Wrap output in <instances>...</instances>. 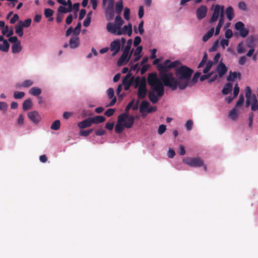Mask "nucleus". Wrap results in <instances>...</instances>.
<instances>
[{"label":"nucleus","instance_id":"nucleus-59","mask_svg":"<svg viewBox=\"0 0 258 258\" xmlns=\"http://www.w3.org/2000/svg\"><path fill=\"white\" fill-rule=\"evenodd\" d=\"M141 38L140 36H136L135 37V39H134V45L135 46V47H138L139 46L138 45L140 44V43H141Z\"/></svg>","mask_w":258,"mask_h":258},{"label":"nucleus","instance_id":"nucleus-64","mask_svg":"<svg viewBox=\"0 0 258 258\" xmlns=\"http://www.w3.org/2000/svg\"><path fill=\"white\" fill-rule=\"evenodd\" d=\"M9 38V41L13 44H16L17 42H18L19 41H20V40H19L18 39V38L17 36H12V37L11 36Z\"/></svg>","mask_w":258,"mask_h":258},{"label":"nucleus","instance_id":"nucleus-31","mask_svg":"<svg viewBox=\"0 0 258 258\" xmlns=\"http://www.w3.org/2000/svg\"><path fill=\"white\" fill-rule=\"evenodd\" d=\"M237 107H234L229 113V117L233 120L237 119Z\"/></svg>","mask_w":258,"mask_h":258},{"label":"nucleus","instance_id":"nucleus-40","mask_svg":"<svg viewBox=\"0 0 258 258\" xmlns=\"http://www.w3.org/2000/svg\"><path fill=\"white\" fill-rule=\"evenodd\" d=\"M213 65V62L211 60H209L206 63V66L203 70V73L207 74L211 69Z\"/></svg>","mask_w":258,"mask_h":258},{"label":"nucleus","instance_id":"nucleus-63","mask_svg":"<svg viewBox=\"0 0 258 258\" xmlns=\"http://www.w3.org/2000/svg\"><path fill=\"white\" fill-rule=\"evenodd\" d=\"M144 14V7L143 6H141L139 7V12H138V16L140 19H142Z\"/></svg>","mask_w":258,"mask_h":258},{"label":"nucleus","instance_id":"nucleus-29","mask_svg":"<svg viewBox=\"0 0 258 258\" xmlns=\"http://www.w3.org/2000/svg\"><path fill=\"white\" fill-rule=\"evenodd\" d=\"M9 48L10 44L7 40H4L3 44H0V50L4 52H7L9 50Z\"/></svg>","mask_w":258,"mask_h":258},{"label":"nucleus","instance_id":"nucleus-21","mask_svg":"<svg viewBox=\"0 0 258 258\" xmlns=\"http://www.w3.org/2000/svg\"><path fill=\"white\" fill-rule=\"evenodd\" d=\"M149 105L150 103L148 101H143L140 106V112L142 114L147 112Z\"/></svg>","mask_w":258,"mask_h":258},{"label":"nucleus","instance_id":"nucleus-39","mask_svg":"<svg viewBox=\"0 0 258 258\" xmlns=\"http://www.w3.org/2000/svg\"><path fill=\"white\" fill-rule=\"evenodd\" d=\"M114 23L116 24L117 25H120V26H122L123 25V23H124V21L122 19L121 16H120V15H118L117 16H116L115 18V21H114Z\"/></svg>","mask_w":258,"mask_h":258},{"label":"nucleus","instance_id":"nucleus-37","mask_svg":"<svg viewBox=\"0 0 258 258\" xmlns=\"http://www.w3.org/2000/svg\"><path fill=\"white\" fill-rule=\"evenodd\" d=\"M81 28V23L78 22L77 26L75 27L74 31H73V35L77 36L80 34V30Z\"/></svg>","mask_w":258,"mask_h":258},{"label":"nucleus","instance_id":"nucleus-22","mask_svg":"<svg viewBox=\"0 0 258 258\" xmlns=\"http://www.w3.org/2000/svg\"><path fill=\"white\" fill-rule=\"evenodd\" d=\"M93 123L98 124L103 122L106 118L105 117L102 115H97L96 116L91 117Z\"/></svg>","mask_w":258,"mask_h":258},{"label":"nucleus","instance_id":"nucleus-19","mask_svg":"<svg viewBox=\"0 0 258 258\" xmlns=\"http://www.w3.org/2000/svg\"><path fill=\"white\" fill-rule=\"evenodd\" d=\"M22 47L21 45V41H19L16 44H13L12 46V50L13 53H18L21 51Z\"/></svg>","mask_w":258,"mask_h":258},{"label":"nucleus","instance_id":"nucleus-41","mask_svg":"<svg viewBox=\"0 0 258 258\" xmlns=\"http://www.w3.org/2000/svg\"><path fill=\"white\" fill-rule=\"evenodd\" d=\"M44 14L45 17L48 18L52 16L54 14V11L50 9L47 8L44 10Z\"/></svg>","mask_w":258,"mask_h":258},{"label":"nucleus","instance_id":"nucleus-27","mask_svg":"<svg viewBox=\"0 0 258 258\" xmlns=\"http://www.w3.org/2000/svg\"><path fill=\"white\" fill-rule=\"evenodd\" d=\"M214 32V28L213 27L211 28L203 37V41L204 42H206L208 40L209 38H210L213 35Z\"/></svg>","mask_w":258,"mask_h":258},{"label":"nucleus","instance_id":"nucleus-34","mask_svg":"<svg viewBox=\"0 0 258 258\" xmlns=\"http://www.w3.org/2000/svg\"><path fill=\"white\" fill-rule=\"evenodd\" d=\"M31 22V19L29 18L25 20L24 22H23L22 21H19L18 23L20 24L23 27L27 28L30 26Z\"/></svg>","mask_w":258,"mask_h":258},{"label":"nucleus","instance_id":"nucleus-8","mask_svg":"<svg viewBox=\"0 0 258 258\" xmlns=\"http://www.w3.org/2000/svg\"><path fill=\"white\" fill-rule=\"evenodd\" d=\"M121 27L122 26L117 25L114 23L109 22L107 24L106 29L110 33L116 35H122V32L121 31Z\"/></svg>","mask_w":258,"mask_h":258},{"label":"nucleus","instance_id":"nucleus-23","mask_svg":"<svg viewBox=\"0 0 258 258\" xmlns=\"http://www.w3.org/2000/svg\"><path fill=\"white\" fill-rule=\"evenodd\" d=\"M123 3L122 1H120L115 3V12L118 15H120L123 10Z\"/></svg>","mask_w":258,"mask_h":258},{"label":"nucleus","instance_id":"nucleus-28","mask_svg":"<svg viewBox=\"0 0 258 258\" xmlns=\"http://www.w3.org/2000/svg\"><path fill=\"white\" fill-rule=\"evenodd\" d=\"M134 103H135V99H133L126 105V107L125 108V110H124L125 112L122 113V114H126V116L124 117V118L127 119V118H128V117L130 116V115H129V114H128V111H129L130 109L131 108H132L133 105L134 104Z\"/></svg>","mask_w":258,"mask_h":258},{"label":"nucleus","instance_id":"nucleus-3","mask_svg":"<svg viewBox=\"0 0 258 258\" xmlns=\"http://www.w3.org/2000/svg\"><path fill=\"white\" fill-rule=\"evenodd\" d=\"M125 114H121L117 117V122L115 126V132L117 134H120L122 132L124 127L130 128L132 127L134 123L135 117L130 115L128 118H125Z\"/></svg>","mask_w":258,"mask_h":258},{"label":"nucleus","instance_id":"nucleus-42","mask_svg":"<svg viewBox=\"0 0 258 258\" xmlns=\"http://www.w3.org/2000/svg\"><path fill=\"white\" fill-rule=\"evenodd\" d=\"M25 96L23 92L15 91L14 93V97L16 99H21Z\"/></svg>","mask_w":258,"mask_h":258},{"label":"nucleus","instance_id":"nucleus-1","mask_svg":"<svg viewBox=\"0 0 258 258\" xmlns=\"http://www.w3.org/2000/svg\"><path fill=\"white\" fill-rule=\"evenodd\" d=\"M151 87L148 92L149 100L154 104L156 103L164 94V88L163 82H148Z\"/></svg>","mask_w":258,"mask_h":258},{"label":"nucleus","instance_id":"nucleus-13","mask_svg":"<svg viewBox=\"0 0 258 258\" xmlns=\"http://www.w3.org/2000/svg\"><path fill=\"white\" fill-rule=\"evenodd\" d=\"M28 116L35 123H38L41 119L38 112L36 111L29 112L28 113Z\"/></svg>","mask_w":258,"mask_h":258},{"label":"nucleus","instance_id":"nucleus-32","mask_svg":"<svg viewBox=\"0 0 258 258\" xmlns=\"http://www.w3.org/2000/svg\"><path fill=\"white\" fill-rule=\"evenodd\" d=\"M255 39L253 36H249L246 40V45L248 47L253 48L255 46Z\"/></svg>","mask_w":258,"mask_h":258},{"label":"nucleus","instance_id":"nucleus-47","mask_svg":"<svg viewBox=\"0 0 258 258\" xmlns=\"http://www.w3.org/2000/svg\"><path fill=\"white\" fill-rule=\"evenodd\" d=\"M138 31L140 35H143L144 32V21L142 20L138 25Z\"/></svg>","mask_w":258,"mask_h":258},{"label":"nucleus","instance_id":"nucleus-62","mask_svg":"<svg viewBox=\"0 0 258 258\" xmlns=\"http://www.w3.org/2000/svg\"><path fill=\"white\" fill-rule=\"evenodd\" d=\"M8 104L5 102H0V110L6 111L8 109Z\"/></svg>","mask_w":258,"mask_h":258},{"label":"nucleus","instance_id":"nucleus-2","mask_svg":"<svg viewBox=\"0 0 258 258\" xmlns=\"http://www.w3.org/2000/svg\"><path fill=\"white\" fill-rule=\"evenodd\" d=\"M157 69L159 72V76L161 78L160 81H177L173 77V74L168 72L169 70H170L168 66L160 63L157 66ZM147 81H160V80L157 78L156 73H151L149 74Z\"/></svg>","mask_w":258,"mask_h":258},{"label":"nucleus","instance_id":"nucleus-33","mask_svg":"<svg viewBox=\"0 0 258 258\" xmlns=\"http://www.w3.org/2000/svg\"><path fill=\"white\" fill-rule=\"evenodd\" d=\"M29 93L34 96H39L41 93V90L36 87H32L30 89Z\"/></svg>","mask_w":258,"mask_h":258},{"label":"nucleus","instance_id":"nucleus-10","mask_svg":"<svg viewBox=\"0 0 258 258\" xmlns=\"http://www.w3.org/2000/svg\"><path fill=\"white\" fill-rule=\"evenodd\" d=\"M120 46V40L118 39H115L111 42L110 49L113 52L112 56L115 55L119 51Z\"/></svg>","mask_w":258,"mask_h":258},{"label":"nucleus","instance_id":"nucleus-11","mask_svg":"<svg viewBox=\"0 0 258 258\" xmlns=\"http://www.w3.org/2000/svg\"><path fill=\"white\" fill-rule=\"evenodd\" d=\"M208 8L205 5H202L196 10V16L198 20H202L207 16Z\"/></svg>","mask_w":258,"mask_h":258},{"label":"nucleus","instance_id":"nucleus-56","mask_svg":"<svg viewBox=\"0 0 258 258\" xmlns=\"http://www.w3.org/2000/svg\"><path fill=\"white\" fill-rule=\"evenodd\" d=\"M233 35L232 31L230 29H227L225 31V36L227 39H230L231 38Z\"/></svg>","mask_w":258,"mask_h":258},{"label":"nucleus","instance_id":"nucleus-16","mask_svg":"<svg viewBox=\"0 0 258 258\" xmlns=\"http://www.w3.org/2000/svg\"><path fill=\"white\" fill-rule=\"evenodd\" d=\"M217 72L220 78H221L227 71L228 68L224 63L221 62L217 68Z\"/></svg>","mask_w":258,"mask_h":258},{"label":"nucleus","instance_id":"nucleus-26","mask_svg":"<svg viewBox=\"0 0 258 258\" xmlns=\"http://www.w3.org/2000/svg\"><path fill=\"white\" fill-rule=\"evenodd\" d=\"M33 105L31 99L25 100L23 103V109L25 111L30 109Z\"/></svg>","mask_w":258,"mask_h":258},{"label":"nucleus","instance_id":"nucleus-36","mask_svg":"<svg viewBox=\"0 0 258 258\" xmlns=\"http://www.w3.org/2000/svg\"><path fill=\"white\" fill-rule=\"evenodd\" d=\"M60 126V122L59 120H55L50 126V128L53 130L57 131Z\"/></svg>","mask_w":258,"mask_h":258},{"label":"nucleus","instance_id":"nucleus-57","mask_svg":"<svg viewBox=\"0 0 258 258\" xmlns=\"http://www.w3.org/2000/svg\"><path fill=\"white\" fill-rule=\"evenodd\" d=\"M201 76V73L199 71L196 72L193 75L192 79L190 81H198Z\"/></svg>","mask_w":258,"mask_h":258},{"label":"nucleus","instance_id":"nucleus-61","mask_svg":"<svg viewBox=\"0 0 258 258\" xmlns=\"http://www.w3.org/2000/svg\"><path fill=\"white\" fill-rule=\"evenodd\" d=\"M107 95L108 96V98L109 99H111V98H113L114 95V90L112 88H109L107 90Z\"/></svg>","mask_w":258,"mask_h":258},{"label":"nucleus","instance_id":"nucleus-44","mask_svg":"<svg viewBox=\"0 0 258 258\" xmlns=\"http://www.w3.org/2000/svg\"><path fill=\"white\" fill-rule=\"evenodd\" d=\"M237 51L239 54H242L245 52V49L242 42L239 43L237 45Z\"/></svg>","mask_w":258,"mask_h":258},{"label":"nucleus","instance_id":"nucleus-60","mask_svg":"<svg viewBox=\"0 0 258 258\" xmlns=\"http://www.w3.org/2000/svg\"><path fill=\"white\" fill-rule=\"evenodd\" d=\"M95 135L97 136H101L106 134V131L102 129L99 128L95 131Z\"/></svg>","mask_w":258,"mask_h":258},{"label":"nucleus","instance_id":"nucleus-24","mask_svg":"<svg viewBox=\"0 0 258 258\" xmlns=\"http://www.w3.org/2000/svg\"><path fill=\"white\" fill-rule=\"evenodd\" d=\"M226 14L227 16V19L229 21L232 20L234 18V11L233 8L231 7H228L226 10Z\"/></svg>","mask_w":258,"mask_h":258},{"label":"nucleus","instance_id":"nucleus-4","mask_svg":"<svg viewBox=\"0 0 258 258\" xmlns=\"http://www.w3.org/2000/svg\"><path fill=\"white\" fill-rule=\"evenodd\" d=\"M194 71L187 66L181 64L175 69L177 81H190Z\"/></svg>","mask_w":258,"mask_h":258},{"label":"nucleus","instance_id":"nucleus-20","mask_svg":"<svg viewBox=\"0 0 258 258\" xmlns=\"http://www.w3.org/2000/svg\"><path fill=\"white\" fill-rule=\"evenodd\" d=\"M233 84L230 82H228L224 86L222 92L224 95L228 94L232 90Z\"/></svg>","mask_w":258,"mask_h":258},{"label":"nucleus","instance_id":"nucleus-50","mask_svg":"<svg viewBox=\"0 0 258 258\" xmlns=\"http://www.w3.org/2000/svg\"><path fill=\"white\" fill-rule=\"evenodd\" d=\"M251 91L249 87H246L245 89V97L246 98L251 99H252Z\"/></svg>","mask_w":258,"mask_h":258},{"label":"nucleus","instance_id":"nucleus-52","mask_svg":"<svg viewBox=\"0 0 258 258\" xmlns=\"http://www.w3.org/2000/svg\"><path fill=\"white\" fill-rule=\"evenodd\" d=\"M207 55L205 53L202 60L200 62V63L198 64V68H200L203 67V66L206 63L207 61Z\"/></svg>","mask_w":258,"mask_h":258},{"label":"nucleus","instance_id":"nucleus-48","mask_svg":"<svg viewBox=\"0 0 258 258\" xmlns=\"http://www.w3.org/2000/svg\"><path fill=\"white\" fill-rule=\"evenodd\" d=\"M244 100V97H243V95L241 94L239 97V99H238V101H237L235 107H239V106L242 105L243 103Z\"/></svg>","mask_w":258,"mask_h":258},{"label":"nucleus","instance_id":"nucleus-54","mask_svg":"<svg viewBox=\"0 0 258 258\" xmlns=\"http://www.w3.org/2000/svg\"><path fill=\"white\" fill-rule=\"evenodd\" d=\"M142 50L143 47L142 46H138L134 53V55H141Z\"/></svg>","mask_w":258,"mask_h":258},{"label":"nucleus","instance_id":"nucleus-15","mask_svg":"<svg viewBox=\"0 0 258 258\" xmlns=\"http://www.w3.org/2000/svg\"><path fill=\"white\" fill-rule=\"evenodd\" d=\"M93 124L91 117H88L85 120L79 122L78 126L80 128L89 127Z\"/></svg>","mask_w":258,"mask_h":258},{"label":"nucleus","instance_id":"nucleus-38","mask_svg":"<svg viewBox=\"0 0 258 258\" xmlns=\"http://www.w3.org/2000/svg\"><path fill=\"white\" fill-rule=\"evenodd\" d=\"M71 12V11H70V10H69L68 8H67L65 7H63L62 6H60L57 9L58 14H60V13L64 14V13H67Z\"/></svg>","mask_w":258,"mask_h":258},{"label":"nucleus","instance_id":"nucleus-46","mask_svg":"<svg viewBox=\"0 0 258 258\" xmlns=\"http://www.w3.org/2000/svg\"><path fill=\"white\" fill-rule=\"evenodd\" d=\"M239 32L241 37L245 38L248 35L249 30L247 29L243 28L242 29L240 30Z\"/></svg>","mask_w":258,"mask_h":258},{"label":"nucleus","instance_id":"nucleus-7","mask_svg":"<svg viewBox=\"0 0 258 258\" xmlns=\"http://www.w3.org/2000/svg\"><path fill=\"white\" fill-rule=\"evenodd\" d=\"M183 162L192 167H200L203 165V161L200 158L190 157L183 160Z\"/></svg>","mask_w":258,"mask_h":258},{"label":"nucleus","instance_id":"nucleus-30","mask_svg":"<svg viewBox=\"0 0 258 258\" xmlns=\"http://www.w3.org/2000/svg\"><path fill=\"white\" fill-rule=\"evenodd\" d=\"M15 32L20 37H22L24 33H23V28L20 24L18 23L15 25Z\"/></svg>","mask_w":258,"mask_h":258},{"label":"nucleus","instance_id":"nucleus-9","mask_svg":"<svg viewBox=\"0 0 258 258\" xmlns=\"http://www.w3.org/2000/svg\"><path fill=\"white\" fill-rule=\"evenodd\" d=\"M133 51L134 49L131 50L130 53H128L126 51L123 50L122 54L117 61V65L118 66H122L124 62H127L129 61Z\"/></svg>","mask_w":258,"mask_h":258},{"label":"nucleus","instance_id":"nucleus-14","mask_svg":"<svg viewBox=\"0 0 258 258\" xmlns=\"http://www.w3.org/2000/svg\"><path fill=\"white\" fill-rule=\"evenodd\" d=\"M80 44L79 38L77 36H72L69 41V46L71 49H75L78 47Z\"/></svg>","mask_w":258,"mask_h":258},{"label":"nucleus","instance_id":"nucleus-6","mask_svg":"<svg viewBox=\"0 0 258 258\" xmlns=\"http://www.w3.org/2000/svg\"><path fill=\"white\" fill-rule=\"evenodd\" d=\"M136 83L135 88L138 87V97L139 99H144L147 93L146 88L147 82H135Z\"/></svg>","mask_w":258,"mask_h":258},{"label":"nucleus","instance_id":"nucleus-35","mask_svg":"<svg viewBox=\"0 0 258 258\" xmlns=\"http://www.w3.org/2000/svg\"><path fill=\"white\" fill-rule=\"evenodd\" d=\"M181 62L180 60H176L173 61H171L170 63L168 65V68H169L170 69L174 68H177L181 66Z\"/></svg>","mask_w":258,"mask_h":258},{"label":"nucleus","instance_id":"nucleus-12","mask_svg":"<svg viewBox=\"0 0 258 258\" xmlns=\"http://www.w3.org/2000/svg\"><path fill=\"white\" fill-rule=\"evenodd\" d=\"M221 6L219 5H216L215 6L213 13L211 19L210 20V23H213L216 22L219 16L220 12L221 11Z\"/></svg>","mask_w":258,"mask_h":258},{"label":"nucleus","instance_id":"nucleus-5","mask_svg":"<svg viewBox=\"0 0 258 258\" xmlns=\"http://www.w3.org/2000/svg\"><path fill=\"white\" fill-rule=\"evenodd\" d=\"M197 82H163L164 86L170 87L174 90L178 87L180 90L184 89L187 87L193 86Z\"/></svg>","mask_w":258,"mask_h":258},{"label":"nucleus","instance_id":"nucleus-55","mask_svg":"<svg viewBox=\"0 0 258 258\" xmlns=\"http://www.w3.org/2000/svg\"><path fill=\"white\" fill-rule=\"evenodd\" d=\"M91 16H87L83 22L84 26L87 27L90 25L91 23Z\"/></svg>","mask_w":258,"mask_h":258},{"label":"nucleus","instance_id":"nucleus-58","mask_svg":"<svg viewBox=\"0 0 258 258\" xmlns=\"http://www.w3.org/2000/svg\"><path fill=\"white\" fill-rule=\"evenodd\" d=\"M193 125V122L191 120H188L186 121L185 124V127L188 131H190L192 129Z\"/></svg>","mask_w":258,"mask_h":258},{"label":"nucleus","instance_id":"nucleus-45","mask_svg":"<svg viewBox=\"0 0 258 258\" xmlns=\"http://www.w3.org/2000/svg\"><path fill=\"white\" fill-rule=\"evenodd\" d=\"M123 16L125 20H129L130 19V10L126 7L124 9Z\"/></svg>","mask_w":258,"mask_h":258},{"label":"nucleus","instance_id":"nucleus-49","mask_svg":"<svg viewBox=\"0 0 258 258\" xmlns=\"http://www.w3.org/2000/svg\"><path fill=\"white\" fill-rule=\"evenodd\" d=\"M122 88H124V90H128L134 82H122Z\"/></svg>","mask_w":258,"mask_h":258},{"label":"nucleus","instance_id":"nucleus-43","mask_svg":"<svg viewBox=\"0 0 258 258\" xmlns=\"http://www.w3.org/2000/svg\"><path fill=\"white\" fill-rule=\"evenodd\" d=\"M234 27L236 30L239 31L243 28H244V24L242 22L239 21L235 24Z\"/></svg>","mask_w":258,"mask_h":258},{"label":"nucleus","instance_id":"nucleus-51","mask_svg":"<svg viewBox=\"0 0 258 258\" xmlns=\"http://www.w3.org/2000/svg\"><path fill=\"white\" fill-rule=\"evenodd\" d=\"M115 111V109L109 108L104 113V115L107 117H110L112 116Z\"/></svg>","mask_w":258,"mask_h":258},{"label":"nucleus","instance_id":"nucleus-18","mask_svg":"<svg viewBox=\"0 0 258 258\" xmlns=\"http://www.w3.org/2000/svg\"><path fill=\"white\" fill-rule=\"evenodd\" d=\"M241 75L239 73L236 72H230L229 76L227 77L226 81H234L235 79L238 78L240 79Z\"/></svg>","mask_w":258,"mask_h":258},{"label":"nucleus","instance_id":"nucleus-17","mask_svg":"<svg viewBox=\"0 0 258 258\" xmlns=\"http://www.w3.org/2000/svg\"><path fill=\"white\" fill-rule=\"evenodd\" d=\"M105 14L107 20L111 21L113 19L114 17V9H105Z\"/></svg>","mask_w":258,"mask_h":258},{"label":"nucleus","instance_id":"nucleus-25","mask_svg":"<svg viewBox=\"0 0 258 258\" xmlns=\"http://www.w3.org/2000/svg\"><path fill=\"white\" fill-rule=\"evenodd\" d=\"M252 102L251 105V109L252 111H255L258 109V101L257 100L255 94H252Z\"/></svg>","mask_w":258,"mask_h":258},{"label":"nucleus","instance_id":"nucleus-53","mask_svg":"<svg viewBox=\"0 0 258 258\" xmlns=\"http://www.w3.org/2000/svg\"><path fill=\"white\" fill-rule=\"evenodd\" d=\"M166 130V126L164 124H161L159 126L158 130V133L159 135H162Z\"/></svg>","mask_w":258,"mask_h":258}]
</instances>
